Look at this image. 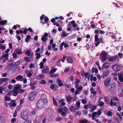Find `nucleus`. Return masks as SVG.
<instances>
[{"instance_id": "14", "label": "nucleus", "mask_w": 123, "mask_h": 123, "mask_svg": "<svg viewBox=\"0 0 123 123\" xmlns=\"http://www.w3.org/2000/svg\"><path fill=\"white\" fill-rule=\"evenodd\" d=\"M119 80L123 82V73H120L118 74Z\"/></svg>"}, {"instance_id": "4", "label": "nucleus", "mask_w": 123, "mask_h": 123, "mask_svg": "<svg viewBox=\"0 0 123 123\" xmlns=\"http://www.w3.org/2000/svg\"><path fill=\"white\" fill-rule=\"evenodd\" d=\"M101 114V111L100 110H99L97 112H94L92 114V119H94L95 117H98V116H100Z\"/></svg>"}, {"instance_id": "10", "label": "nucleus", "mask_w": 123, "mask_h": 123, "mask_svg": "<svg viewBox=\"0 0 123 123\" xmlns=\"http://www.w3.org/2000/svg\"><path fill=\"white\" fill-rule=\"evenodd\" d=\"M73 97L71 96L70 95H68L66 97V99L67 101L69 104L70 103L74 101L73 100Z\"/></svg>"}, {"instance_id": "33", "label": "nucleus", "mask_w": 123, "mask_h": 123, "mask_svg": "<svg viewBox=\"0 0 123 123\" xmlns=\"http://www.w3.org/2000/svg\"><path fill=\"white\" fill-rule=\"evenodd\" d=\"M9 56V54H4L2 56L4 58H5V60H4V62L5 61L7 60L8 59V57Z\"/></svg>"}, {"instance_id": "5", "label": "nucleus", "mask_w": 123, "mask_h": 123, "mask_svg": "<svg viewBox=\"0 0 123 123\" xmlns=\"http://www.w3.org/2000/svg\"><path fill=\"white\" fill-rule=\"evenodd\" d=\"M25 112L24 113H22L20 115V117L21 118L24 120H26L29 119V115L28 111L26 112V114H25Z\"/></svg>"}, {"instance_id": "25", "label": "nucleus", "mask_w": 123, "mask_h": 123, "mask_svg": "<svg viewBox=\"0 0 123 123\" xmlns=\"http://www.w3.org/2000/svg\"><path fill=\"white\" fill-rule=\"evenodd\" d=\"M9 104L14 107H15L16 105L15 100H12L11 102L9 103Z\"/></svg>"}, {"instance_id": "20", "label": "nucleus", "mask_w": 123, "mask_h": 123, "mask_svg": "<svg viewBox=\"0 0 123 123\" xmlns=\"http://www.w3.org/2000/svg\"><path fill=\"white\" fill-rule=\"evenodd\" d=\"M76 81L75 82V87L77 88L79 86V84L80 82V80L79 79H75Z\"/></svg>"}, {"instance_id": "59", "label": "nucleus", "mask_w": 123, "mask_h": 123, "mask_svg": "<svg viewBox=\"0 0 123 123\" xmlns=\"http://www.w3.org/2000/svg\"><path fill=\"white\" fill-rule=\"evenodd\" d=\"M104 103L102 101H100L99 102L98 105L99 106H102L104 105Z\"/></svg>"}, {"instance_id": "52", "label": "nucleus", "mask_w": 123, "mask_h": 123, "mask_svg": "<svg viewBox=\"0 0 123 123\" xmlns=\"http://www.w3.org/2000/svg\"><path fill=\"white\" fill-rule=\"evenodd\" d=\"M63 110L65 112L67 113H68V109L66 107L64 106L63 108Z\"/></svg>"}, {"instance_id": "60", "label": "nucleus", "mask_w": 123, "mask_h": 123, "mask_svg": "<svg viewBox=\"0 0 123 123\" xmlns=\"http://www.w3.org/2000/svg\"><path fill=\"white\" fill-rule=\"evenodd\" d=\"M112 98L115 101H118V98L116 96H114Z\"/></svg>"}, {"instance_id": "8", "label": "nucleus", "mask_w": 123, "mask_h": 123, "mask_svg": "<svg viewBox=\"0 0 123 123\" xmlns=\"http://www.w3.org/2000/svg\"><path fill=\"white\" fill-rule=\"evenodd\" d=\"M37 94L36 92H33L31 93L29 97V99L30 100H32L35 97V95Z\"/></svg>"}, {"instance_id": "44", "label": "nucleus", "mask_w": 123, "mask_h": 123, "mask_svg": "<svg viewBox=\"0 0 123 123\" xmlns=\"http://www.w3.org/2000/svg\"><path fill=\"white\" fill-rule=\"evenodd\" d=\"M24 59L26 61V62H31V60L29 57H25Z\"/></svg>"}, {"instance_id": "3", "label": "nucleus", "mask_w": 123, "mask_h": 123, "mask_svg": "<svg viewBox=\"0 0 123 123\" xmlns=\"http://www.w3.org/2000/svg\"><path fill=\"white\" fill-rule=\"evenodd\" d=\"M111 68L114 71L117 72L120 70L122 68V66L119 64H115L113 65Z\"/></svg>"}, {"instance_id": "23", "label": "nucleus", "mask_w": 123, "mask_h": 123, "mask_svg": "<svg viewBox=\"0 0 123 123\" xmlns=\"http://www.w3.org/2000/svg\"><path fill=\"white\" fill-rule=\"evenodd\" d=\"M69 24L70 26H71V25H72L73 27L74 28H75L76 26V25L74 21H72L71 23L70 22H69Z\"/></svg>"}, {"instance_id": "41", "label": "nucleus", "mask_w": 123, "mask_h": 123, "mask_svg": "<svg viewBox=\"0 0 123 123\" xmlns=\"http://www.w3.org/2000/svg\"><path fill=\"white\" fill-rule=\"evenodd\" d=\"M31 37L30 35H27L25 39L26 42L28 43L29 41V39Z\"/></svg>"}, {"instance_id": "56", "label": "nucleus", "mask_w": 123, "mask_h": 123, "mask_svg": "<svg viewBox=\"0 0 123 123\" xmlns=\"http://www.w3.org/2000/svg\"><path fill=\"white\" fill-rule=\"evenodd\" d=\"M66 56H65L64 55L61 59L62 62H64L65 60L66 59Z\"/></svg>"}, {"instance_id": "15", "label": "nucleus", "mask_w": 123, "mask_h": 123, "mask_svg": "<svg viewBox=\"0 0 123 123\" xmlns=\"http://www.w3.org/2000/svg\"><path fill=\"white\" fill-rule=\"evenodd\" d=\"M117 56H114L113 57H108V60L109 61L111 62H113L117 60Z\"/></svg>"}, {"instance_id": "39", "label": "nucleus", "mask_w": 123, "mask_h": 123, "mask_svg": "<svg viewBox=\"0 0 123 123\" xmlns=\"http://www.w3.org/2000/svg\"><path fill=\"white\" fill-rule=\"evenodd\" d=\"M12 55L14 59H15L17 58L18 57L17 54L15 52H14L12 54Z\"/></svg>"}, {"instance_id": "21", "label": "nucleus", "mask_w": 123, "mask_h": 123, "mask_svg": "<svg viewBox=\"0 0 123 123\" xmlns=\"http://www.w3.org/2000/svg\"><path fill=\"white\" fill-rule=\"evenodd\" d=\"M14 51L17 54L19 55L22 54V52L21 49H16Z\"/></svg>"}, {"instance_id": "2", "label": "nucleus", "mask_w": 123, "mask_h": 123, "mask_svg": "<svg viewBox=\"0 0 123 123\" xmlns=\"http://www.w3.org/2000/svg\"><path fill=\"white\" fill-rule=\"evenodd\" d=\"M107 52L104 51H103L101 52L100 54V59L101 60L102 62H103L106 60L107 58Z\"/></svg>"}, {"instance_id": "19", "label": "nucleus", "mask_w": 123, "mask_h": 123, "mask_svg": "<svg viewBox=\"0 0 123 123\" xmlns=\"http://www.w3.org/2000/svg\"><path fill=\"white\" fill-rule=\"evenodd\" d=\"M49 69L47 67L45 66L43 69L42 72L43 73H46L49 72Z\"/></svg>"}, {"instance_id": "43", "label": "nucleus", "mask_w": 123, "mask_h": 123, "mask_svg": "<svg viewBox=\"0 0 123 123\" xmlns=\"http://www.w3.org/2000/svg\"><path fill=\"white\" fill-rule=\"evenodd\" d=\"M61 60V59H60L56 62V65L57 66H61V64L60 63Z\"/></svg>"}, {"instance_id": "36", "label": "nucleus", "mask_w": 123, "mask_h": 123, "mask_svg": "<svg viewBox=\"0 0 123 123\" xmlns=\"http://www.w3.org/2000/svg\"><path fill=\"white\" fill-rule=\"evenodd\" d=\"M3 87V91L5 92H7L8 91V90L7 89V86L4 87V85H3L2 86Z\"/></svg>"}, {"instance_id": "45", "label": "nucleus", "mask_w": 123, "mask_h": 123, "mask_svg": "<svg viewBox=\"0 0 123 123\" xmlns=\"http://www.w3.org/2000/svg\"><path fill=\"white\" fill-rule=\"evenodd\" d=\"M52 99L53 104L54 105H55L56 106H57V103L56 101L55 98L54 97H53Z\"/></svg>"}, {"instance_id": "63", "label": "nucleus", "mask_w": 123, "mask_h": 123, "mask_svg": "<svg viewBox=\"0 0 123 123\" xmlns=\"http://www.w3.org/2000/svg\"><path fill=\"white\" fill-rule=\"evenodd\" d=\"M76 88L77 89V90L79 92L80 91L82 90L83 88V87L82 86H80L79 87H78L77 88Z\"/></svg>"}, {"instance_id": "11", "label": "nucleus", "mask_w": 123, "mask_h": 123, "mask_svg": "<svg viewBox=\"0 0 123 123\" xmlns=\"http://www.w3.org/2000/svg\"><path fill=\"white\" fill-rule=\"evenodd\" d=\"M109 87H110L108 89V91L109 92H111V91L114 90L115 89L116 85L115 83H112L109 85Z\"/></svg>"}, {"instance_id": "12", "label": "nucleus", "mask_w": 123, "mask_h": 123, "mask_svg": "<svg viewBox=\"0 0 123 123\" xmlns=\"http://www.w3.org/2000/svg\"><path fill=\"white\" fill-rule=\"evenodd\" d=\"M48 34L46 32L45 33L44 35L42 36L41 40L43 42L46 41H47L48 39Z\"/></svg>"}, {"instance_id": "46", "label": "nucleus", "mask_w": 123, "mask_h": 123, "mask_svg": "<svg viewBox=\"0 0 123 123\" xmlns=\"http://www.w3.org/2000/svg\"><path fill=\"white\" fill-rule=\"evenodd\" d=\"M62 32L63 34V37H65L67 36V33L65 31L63 30Z\"/></svg>"}, {"instance_id": "37", "label": "nucleus", "mask_w": 123, "mask_h": 123, "mask_svg": "<svg viewBox=\"0 0 123 123\" xmlns=\"http://www.w3.org/2000/svg\"><path fill=\"white\" fill-rule=\"evenodd\" d=\"M90 79L92 81L93 80L94 81H95L97 80L96 78L95 77H93V75H92L90 77Z\"/></svg>"}, {"instance_id": "42", "label": "nucleus", "mask_w": 123, "mask_h": 123, "mask_svg": "<svg viewBox=\"0 0 123 123\" xmlns=\"http://www.w3.org/2000/svg\"><path fill=\"white\" fill-rule=\"evenodd\" d=\"M10 97L9 96H6L4 97L5 100L6 101H8L10 100Z\"/></svg>"}, {"instance_id": "24", "label": "nucleus", "mask_w": 123, "mask_h": 123, "mask_svg": "<svg viewBox=\"0 0 123 123\" xmlns=\"http://www.w3.org/2000/svg\"><path fill=\"white\" fill-rule=\"evenodd\" d=\"M9 80V79L8 78H2L0 79V81L2 84L3 83Z\"/></svg>"}, {"instance_id": "54", "label": "nucleus", "mask_w": 123, "mask_h": 123, "mask_svg": "<svg viewBox=\"0 0 123 123\" xmlns=\"http://www.w3.org/2000/svg\"><path fill=\"white\" fill-rule=\"evenodd\" d=\"M6 49L5 46H3L1 44H0V49H1L2 50H4Z\"/></svg>"}, {"instance_id": "58", "label": "nucleus", "mask_w": 123, "mask_h": 123, "mask_svg": "<svg viewBox=\"0 0 123 123\" xmlns=\"http://www.w3.org/2000/svg\"><path fill=\"white\" fill-rule=\"evenodd\" d=\"M114 119L118 123H119L120 122V121L116 117H114Z\"/></svg>"}, {"instance_id": "22", "label": "nucleus", "mask_w": 123, "mask_h": 123, "mask_svg": "<svg viewBox=\"0 0 123 123\" xmlns=\"http://www.w3.org/2000/svg\"><path fill=\"white\" fill-rule=\"evenodd\" d=\"M69 109L72 112H74L76 110H78V109L76 108H75L74 106H72Z\"/></svg>"}, {"instance_id": "28", "label": "nucleus", "mask_w": 123, "mask_h": 123, "mask_svg": "<svg viewBox=\"0 0 123 123\" xmlns=\"http://www.w3.org/2000/svg\"><path fill=\"white\" fill-rule=\"evenodd\" d=\"M43 117H44V118L43 120V123H45L47 117L46 116H45V115H41L40 116V118H43Z\"/></svg>"}, {"instance_id": "13", "label": "nucleus", "mask_w": 123, "mask_h": 123, "mask_svg": "<svg viewBox=\"0 0 123 123\" xmlns=\"http://www.w3.org/2000/svg\"><path fill=\"white\" fill-rule=\"evenodd\" d=\"M110 64L108 62H106L103 64L102 67V69H108L109 67Z\"/></svg>"}, {"instance_id": "40", "label": "nucleus", "mask_w": 123, "mask_h": 123, "mask_svg": "<svg viewBox=\"0 0 123 123\" xmlns=\"http://www.w3.org/2000/svg\"><path fill=\"white\" fill-rule=\"evenodd\" d=\"M35 55L36 56V59H38L41 57L40 54L39 53L37 52L35 54Z\"/></svg>"}, {"instance_id": "34", "label": "nucleus", "mask_w": 123, "mask_h": 123, "mask_svg": "<svg viewBox=\"0 0 123 123\" xmlns=\"http://www.w3.org/2000/svg\"><path fill=\"white\" fill-rule=\"evenodd\" d=\"M5 122L4 118L3 117L0 116V123H4Z\"/></svg>"}, {"instance_id": "26", "label": "nucleus", "mask_w": 123, "mask_h": 123, "mask_svg": "<svg viewBox=\"0 0 123 123\" xmlns=\"http://www.w3.org/2000/svg\"><path fill=\"white\" fill-rule=\"evenodd\" d=\"M109 71H104L103 74V78L106 77L109 74Z\"/></svg>"}, {"instance_id": "64", "label": "nucleus", "mask_w": 123, "mask_h": 123, "mask_svg": "<svg viewBox=\"0 0 123 123\" xmlns=\"http://www.w3.org/2000/svg\"><path fill=\"white\" fill-rule=\"evenodd\" d=\"M107 123H114V122L112 119L108 120Z\"/></svg>"}, {"instance_id": "31", "label": "nucleus", "mask_w": 123, "mask_h": 123, "mask_svg": "<svg viewBox=\"0 0 123 123\" xmlns=\"http://www.w3.org/2000/svg\"><path fill=\"white\" fill-rule=\"evenodd\" d=\"M21 87V85L19 84H17L16 85L15 88V89L18 90L20 89V88Z\"/></svg>"}, {"instance_id": "27", "label": "nucleus", "mask_w": 123, "mask_h": 123, "mask_svg": "<svg viewBox=\"0 0 123 123\" xmlns=\"http://www.w3.org/2000/svg\"><path fill=\"white\" fill-rule=\"evenodd\" d=\"M7 21L4 20L1 21H0V26L1 25H5L7 24Z\"/></svg>"}, {"instance_id": "29", "label": "nucleus", "mask_w": 123, "mask_h": 123, "mask_svg": "<svg viewBox=\"0 0 123 123\" xmlns=\"http://www.w3.org/2000/svg\"><path fill=\"white\" fill-rule=\"evenodd\" d=\"M88 120L84 118L83 119H82L79 121V123H87Z\"/></svg>"}, {"instance_id": "53", "label": "nucleus", "mask_w": 123, "mask_h": 123, "mask_svg": "<svg viewBox=\"0 0 123 123\" xmlns=\"http://www.w3.org/2000/svg\"><path fill=\"white\" fill-rule=\"evenodd\" d=\"M94 37L95 38V42L98 41L99 40V39L98 38V36L97 35H95Z\"/></svg>"}, {"instance_id": "7", "label": "nucleus", "mask_w": 123, "mask_h": 123, "mask_svg": "<svg viewBox=\"0 0 123 123\" xmlns=\"http://www.w3.org/2000/svg\"><path fill=\"white\" fill-rule=\"evenodd\" d=\"M111 79L110 78L107 77L104 81V83L105 86L107 87L110 83Z\"/></svg>"}, {"instance_id": "30", "label": "nucleus", "mask_w": 123, "mask_h": 123, "mask_svg": "<svg viewBox=\"0 0 123 123\" xmlns=\"http://www.w3.org/2000/svg\"><path fill=\"white\" fill-rule=\"evenodd\" d=\"M97 106L95 105H94L92 106V107L90 109V111L91 112H92L94 111L96 108Z\"/></svg>"}, {"instance_id": "62", "label": "nucleus", "mask_w": 123, "mask_h": 123, "mask_svg": "<svg viewBox=\"0 0 123 123\" xmlns=\"http://www.w3.org/2000/svg\"><path fill=\"white\" fill-rule=\"evenodd\" d=\"M61 114L62 116H66V112L65 111H63L61 113Z\"/></svg>"}, {"instance_id": "17", "label": "nucleus", "mask_w": 123, "mask_h": 123, "mask_svg": "<svg viewBox=\"0 0 123 123\" xmlns=\"http://www.w3.org/2000/svg\"><path fill=\"white\" fill-rule=\"evenodd\" d=\"M15 79L17 81H22L23 80V78L22 76L20 75H18L16 77Z\"/></svg>"}, {"instance_id": "6", "label": "nucleus", "mask_w": 123, "mask_h": 123, "mask_svg": "<svg viewBox=\"0 0 123 123\" xmlns=\"http://www.w3.org/2000/svg\"><path fill=\"white\" fill-rule=\"evenodd\" d=\"M40 19L42 21V22L43 23L42 24H43L44 23H47L49 20V18L43 15L40 17Z\"/></svg>"}, {"instance_id": "32", "label": "nucleus", "mask_w": 123, "mask_h": 123, "mask_svg": "<svg viewBox=\"0 0 123 123\" xmlns=\"http://www.w3.org/2000/svg\"><path fill=\"white\" fill-rule=\"evenodd\" d=\"M57 81L58 83V84L59 86L61 87L63 85V83H62L60 79H58L57 80Z\"/></svg>"}, {"instance_id": "16", "label": "nucleus", "mask_w": 123, "mask_h": 123, "mask_svg": "<svg viewBox=\"0 0 123 123\" xmlns=\"http://www.w3.org/2000/svg\"><path fill=\"white\" fill-rule=\"evenodd\" d=\"M25 54L28 56H29L31 57H32L33 56V53L31 52V50L27 51L25 53Z\"/></svg>"}, {"instance_id": "35", "label": "nucleus", "mask_w": 123, "mask_h": 123, "mask_svg": "<svg viewBox=\"0 0 123 123\" xmlns=\"http://www.w3.org/2000/svg\"><path fill=\"white\" fill-rule=\"evenodd\" d=\"M44 77V75L43 74H40L37 76V77L38 79L40 80L43 78Z\"/></svg>"}, {"instance_id": "48", "label": "nucleus", "mask_w": 123, "mask_h": 123, "mask_svg": "<svg viewBox=\"0 0 123 123\" xmlns=\"http://www.w3.org/2000/svg\"><path fill=\"white\" fill-rule=\"evenodd\" d=\"M39 65L40 66V68L42 69L44 67V63L43 62H41L39 64Z\"/></svg>"}, {"instance_id": "51", "label": "nucleus", "mask_w": 123, "mask_h": 123, "mask_svg": "<svg viewBox=\"0 0 123 123\" xmlns=\"http://www.w3.org/2000/svg\"><path fill=\"white\" fill-rule=\"evenodd\" d=\"M56 70L57 69L56 68H52L50 70V73H54L55 72Z\"/></svg>"}, {"instance_id": "9", "label": "nucleus", "mask_w": 123, "mask_h": 123, "mask_svg": "<svg viewBox=\"0 0 123 123\" xmlns=\"http://www.w3.org/2000/svg\"><path fill=\"white\" fill-rule=\"evenodd\" d=\"M11 92H12L13 93L12 94V95L15 96H17L18 93V90L15 89L14 90H12V91H11L8 93L7 94V95H11L10 93Z\"/></svg>"}, {"instance_id": "55", "label": "nucleus", "mask_w": 123, "mask_h": 123, "mask_svg": "<svg viewBox=\"0 0 123 123\" xmlns=\"http://www.w3.org/2000/svg\"><path fill=\"white\" fill-rule=\"evenodd\" d=\"M24 99L22 98L20 99L19 102V104L20 105H21L24 102Z\"/></svg>"}, {"instance_id": "47", "label": "nucleus", "mask_w": 123, "mask_h": 123, "mask_svg": "<svg viewBox=\"0 0 123 123\" xmlns=\"http://www.w3.org/2000/svg\"><path fill=\"white\" fill-rule=\"evenodd\" d=\"M84 76L86 78H87L89 80L90 78L89 76L88 75V73L86 72L84 74Z\"/></svg>"}, {"instance_id": "50", "label": "nucleus", "mask_w": 123, "mask_h": 123, "mask_svg": "<svg viewBox=\"0 0 123 123\" xmlns=\"http://www.w3.org/2000/svg\"><path fill=\"white\" fill-rule=\"evenodd\" d=\"M80 105V101L77 102L76 104V106L78 108H79Z\"/></svg>"}, {"instance_id": "57", "label": "nucleus", "mask_w": 123, "mask_h": 123, "mask_svg": "<svg viewBox=\"0 0 123 123\" xmlns=\"http://www.w3.org/2000/svg\"><path fill=\"white\" fill-rule=\"evenodd\" d=\"M18 93H22L25 92V90L22 89H20L18 90Z\"/></svg>"}, {"instance_id": "49", "label": "nucleus", "mask_w": 123, "mask_h": 123, "mask_svg": "<svg viewBox=\"0 0 123 123\" xmlns=\"http://www.w3.org/2000/svg\"><path fill=\"white\" fill-rule=\"evenodd\" d=\"M86 98L85 99H81V102L83 104H86L87 103Z\"/></svg>"}, {"instance_id": "18", "label": "nucleus", "mask_w": 123, "mask_h": 123, "mask_svg": "<svg viewBox=\"0 0 123 123\" xmlns=\"http://www.w3.org/2000/svg\"><path fill=\"white\" fill-rule=\"evenodd\" d=\"M67 60L68 62L72 63L73 62V59L71 57L69 56L67 59Z\"/></svg>"}, {"instance_id": "38", "label": "nucleus", "mask_w": 123, "mask_h": 123, "mask_svg": "<svg viewBox=\"0 0 123 123\" xmlns=\"http://www.w3.org/2000/svg\"><path fill=\"white\" fill-rule=\"evenodd\" d=\"M104 99L105 101L107 104H109L110 101V99L109 98L107 97H105L104 98Z\"/></svg>"}, {"instance_id": "61", "label": "nucleus", "mask_w": 123, "mask_h": 123, "mask_svg": "<svg viewBox=\"0 0 123 123\" xmlns=\"http://www.w3.org/2000/svg\"><path fill=\"white\" fill-rule=\"evenodd\" d=\"M16 80L15 79H12V80H11V81H9V83L10 84H11L12 83H16Z\"/></svg>"}, {"instance_id": "1", "label": "nucleus", "mask_w": 123, "mask_h": 123, "mask_svg": "<svg viewBox=\"0 0 123 123\" xmlns=\"http://www.w3.org/2000/svg\"><path fill=\"white\" fill-rule=\"evenodd\" d=\"M44 99H40L38 100L37 104V107L38 109H41L44 106L45 103H47V100L45 98H46L45 96H44Z\"/></svg>"}]
</instances>
